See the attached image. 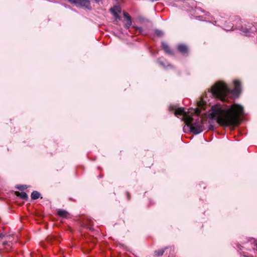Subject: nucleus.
Returning <instances> with one entry per match:
<instances>
[{
  "label": "nucleus",
  "mask_w": 257,
  "mask_h": 257,
  "mask_svg": "<svg viewBox=\"0 0 257 257\" xmlns=\"http://www.w3.org/2000/svg\"><path fill=\"white\" fill-rule=\"evenodd\" d=\"M243 112V107L238 104H234L227 109L214 105L211 107L208 116L210 119L216 120L221 126H236L239 124L240 118Z\"/></svg>",
  "instance_id": "f257e3e1"
},
{
  "label": "nucleus",
  "mask_w": 257,
  "mask_h": 257,
  "mask_svg": "<svg viewBox=\"0 0 257 257\" xmlns=\"http://www.w3.org/2000/svg\"><path fill=\"white\" fill-rule=\"evenodd\" d=\"M208 91L213 97L222 101H225L227 95L231 92L226 84L223 81L215 83Z\"/></svg>",
  "instance_id": "f03ea898"
},
{
  "label": "nucleus",
  "mask_w": 257,
  "mask_h": 257,
  "mask_svg": "<svg viewBox=\"0 0 257 257\" xmlns=\"http://www.w3.org/2000/svg\"><path fill=\"white\" fill-rule=\"evenodd\" d=\"M175 114L176 115H182L185 122L187 125H189L192 120V117L189 114L188 112L185 111L183 108H178L175 109Z\"/></svg>",
  "instance_id": "7ed1b4c3"
},
{
  "label": "nucleus",
  "mask_w": 257,
  "mask_h": 257,
  "mask_svg": "<svg viewBox=\"0 0 257 257\" xmlns=\"http://www.w3.org/2000/svg\"><path fill=\"white\" fill-rule=\"evenodd\" d=\"M188 126L190 127L191 131L196 134L200 133L203 130L202 122L200 121L194 122L193 118L191 123Z\"/></svg>",
  "instance_id": "20e7f679"
},
{
  "label": "nucleus",
  "mask_w": 257,
  "mask_h": 257,
  "mask_svg": "<svg viewBox=\"0 0 257 257\" xmlns=\"http://www.w3.org/2000/svg\"><path fill=\"white\" fill-rule=\"evenodd\" d=\"M234 89L233 90V93L235 94H238L241 91V83L239 80H234Z\"/></svg>",
  "instance_id": "39448f33"
},
{
  "label": "nucleus",
  "mask_w": 257,
  "mask_h": 257,
  "mask_svg": "<svg viewBox=\"0 0 257 257\" xmlns=\"http://www.w3.org/2000/svg\"><path fill=\"white\" fill-rule=\"evenodd\" d=\"M110 11L116 19H119V14L121 12V9L119 6H114L110 9Z\"/></svg>",
  "instance_id": "423d86ee"
},
{
  "label": "nucleus",
  "mask_w": 257,
  "mask_h": 257,
  "mask_svg": "<svg viewBox=\"0 0 257 257\" xmlns=\"http://www.w3.org/2000/svg\"><path fill=\"white\" fill-rule=\"evenodd\" d=\"M123 16L126 21V22L125 23V27L126 28V29H128L132 25L131 18L128 15V14H127L125 12H123Z\"/></svg>",
  "instance_id": "0eeeda50"
},
{
  "label": "nucleus",
  "mask_w": 257,
  "mask_h": 257,
  "mask_svg": "<svg viewBox=\"0 0 257 257\" xmlns=\"http://www.w3.org/2000/svg\"><path fill=\"white\" fill-rule=\"evenodd\" d=\"M178 49L182 54H185L188 52V48L186 46L180 44L178 46Z\"/></svg>",
  "instance_id": "6e6552de"
},
{
  "label": "nucleus",
  "mask_w": 257,
  "mask_h": 257,
  "mask_svg": "<svg viewBox=\"0 0 257 257\" xmlns=\"http://www.w3.org/2000/svg\"><path fill=\"white\" fill-rule=\"evenodd\" d=\"M162 45L163 48L164 49V50H165V51L166 53L170 54H171L172 53V52L170 49V47L166 43L163 42L162 43Z\"/></svg>",
  "instance_id": "1a4fd4ad"
},
{
  "label": "nucleus",
  "mask_w": 257,
  "mask_h": 257,
  "mask_svg": "<svg viewBox=\"0 0 257 257\" xmlns=\"http://www.w3.org/2000/svg\"><path fill=\"white\" fill-rule=\"evenodd\" d=\"M16 194L17 196H19L21 198L23 199H26L28 197L27 194L24 192H16Z\"/></svg>",
  "instance_id": "9d476101"
},
{
  "label": "nucleus",
  "mask_w": 257,
  "mask_h": 257,
  "mask_svg": "<svg viewBox=\"0 0 257 257\" xmlns=\"http://www.w3.org/2000/svg\"><path fill=\"white\" fill-rule=\"evenodd\" d=\"M57 213L60 216L63 217H66L68 215V212L64 210H58L57 211Z\"/></svg>",
  "instance_id": "9b49d317"
},
{
  "label": "nucleus",
  "mask_w": 257,
  "mask_h": 257,
  "mask_svg": "<svg viewBox=\"0 0 257 257\" xmlns=\"http://www.w3.org/2000/svg\"><path fill=\"white\" fill-rule=\"evenodd\" d=\"M40 193L37 191H33L31 194V197L33 199H37L40 197Z\"/></svg>",
  "instance_id": "f8f14e48"
},
{
  "label": "nucleus",
  "mask_w": 257,
  "mask_h": 257,
  "mask_svg": "<svg viewBox=\"0 0 257 257\" xmlns=\"http://www.w3.org/2000/svg\"><path fill=\"white\" fill-rule=\"evenodd\" d=\"M164 252V250L163 249H159L155 252V255L157 256H161L163 254Z\"/></svg>",
  "instance_id": "ddd939ff"
},
{
  "label": "nucleus",
  "mask_w": 257,
  "mask_h": 257,
  "mask_svg": "<svg viewBox=\"0 0 257 257\" xmlns=\"http://www.w3.org/2000/svg\"><path fill=\"white\" fill-rule=\"evenodd\" d=\"M204 105V102L202 99L197 102V105L201 108H203Z\"/></svg>",
  "instance_id": "4468645a"
},
{
  "label": "nucleus",
  "mask_w": 257,
  "mask_h": 257,
  "mask_svg": "<svg viewBox=\"0 0 257 257\" xmlns=\"http://www.w3.org/2000/svg\"><path fill=\"white\" fill-rule=\"evenodd\" d=\"M194 113L197 115H198L201 113V109L199 108H196L194 110Z\"/></svg>",
  "instance_id": "2eb2a0df"
},
{
  "label": "nucleus",
  "mask_w": 257,
  "mask_h": 257,
  "mask_svg": "<svg viewBox=\"0 0 257 257\" xmlns=\"http://www.w3.org/2000/svg\"><path fill=\"white\" fill-rule=\"evenodd\" d=\"M5 235L3 234L0 233V239L3 238Z\"/></svg>",
  "instance_id": "dca6fc26"
},
{
  "label": "nucleus",
  "mask_w": 257,
  "mask_h": 257,
  "mask_svg": "<svg viewBox=\"0 0 257 257\" xmlns=\"http://www.w3.org/2000/svg\"><path fill=\"white\" fill-rule=\"evenodd\" d=\"M7 243V242H4L3 243V244L5 245H6Z\"/></svg>",
  "instance_id": "f3484780"
}]
</instances>
